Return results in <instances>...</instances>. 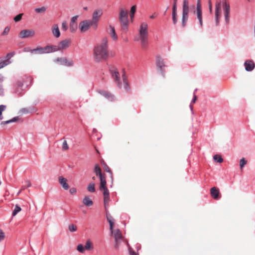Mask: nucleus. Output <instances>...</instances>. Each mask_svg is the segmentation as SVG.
I'll return each mask as SVG.
<instances>
[{"instance_id": "nucleus-1", "label": "nucleus", "mask_w": 255, "mask_h": 255, "mask_svg": "<svg viewBox=\"0 0 255 255\" xmlns=\"http://www.w3.org/2000/svg\"><path fill=\"white\" fill-rule=\"evenodd\" d=\"M214 17L216 25H218L223 14L225 23L228 24L230 20L231 7L227 0H216L215 3Z\"/></svg>"}, {"instance_id": "nucleus-2", "label": "nucleus", "mask_w": 255, "mask_h": 255, "mask_svg": "<svg viewBox=\"0 0 255 255\" xmlns=\"http://www.w3.org/2000/svg\"><path fill=\"white\" fill-rule=\"evenodd\" d=\"M108 46V38L103 37L94 47L93 59L95 61L100 62L109 58Z\"/></svg>"}, {"instance_id": "nucleus-3", "label": "nucleus", "mask_w": 255, "mask_h": 255, "mask_svg": "<svg viewBox=\"0 0 255 255\" xmlns=\"http://www.w3.org/2000/svg\"><path fill=\"white\" fill-rule=\"evenodd\" d=\"M94 172L96 175L99 176L100 178V184L99 189L100 191H103L104 196V201L105 206H108L110 201V195L109 190L107 187V182L106 178L101 173V169L99 165L96 164L95 166Z\"/></svg>"}, {"instance_id": "nucleus-4", "label": "nucleus", "mask_w": 255, "mask_h": 255, "mask_svg": "<svg viewBox=\"0 0 255 255\" xmlns=\"http://www.w3.org/2000/svg\"><path fill=\"white\" fill-rule=\"evenodd\" d=\"M138 40L140 41L141 45L144 48L147 45L148 40V24L146 22H142L139 27Z\"/></svg>"}, {"instance_id": "nucleus-5", "label": "nucleus", "mask_w": 255, "mask_h": 255, "mask_svg": "<svg viewBox=\"0 0 255 255\" xmlns=\"http://www.w3.org/2000/svg\"><path fill=\"white\" fill-rule=\"evenodd\" d=\"M119 20L123 29H127L128 24V12L124 8H121L120 10Z\"/></svg>"}, {"instance_id": "nucleus-6", "label": "nucleus", "mask_w": 255, "mask_h": 255, "mask_svg": "<svg viewBox=\"0 0 255 255\" xmlns=\"http://www.w3.org/2000/svg\"><path fill=\"white\" fill-rule=\"evenodd\" d=\"M189 11L188 2L187 0H184L182 6V25L183 27H185L188 18Z\"/></svg>"}, {"instance_id": "nucleus-7", "label": "nucleus", "mask_w": 255, "mask_h": 255, "mask_svg": "<svg viewBox=\"0 0 255 255\" xmlns=\"http://www.w3.org/2000/svg\"><path fill=\"white\" fill-rule=\"evenodd\" d=\"M103 14V10L102 8H98L94 10L92 13V19L91 21L94 24V28H96L98 26V23L100 18Z\"/></svg>"}, {"instance_id": "nucleus-8", "label": "nucleus", "mask_w": 255, "mask_h": 255, "mask_svg": "<svg viewBox=\"0 0 255 255\" xmlns=\"http://www.w3.org/2000/svg\"><path fill=\"white\" fill-rule=\"evenodd\" d=\"M115 239V248L118 249L123 240V236L119 229H116L111 232Z\"/></svg>"}, {"instance_id": "nucleus-9", "label": "nucleus", "mask_w": 255, "mask_h": 255, "mask_svg": "<svg viewBox=\"0 0 255 255\" xmlns=\"http://www.w3.org/2000/svg\"><path fill=\"white\" fill-rule=\"evenodd\" d=\"M91 26H93L94 28V24L91 20H85L82 21L79 25V29L82 33L88 31Z\"/></svg>"}, {"instance_id": "nucleus-10", "label": "nucleus", "mask_w": 255, "mask_h": 255, "mask_svg": "<svg viewBox=\"0 0 255 255\" xmlns=\"http://www.w3.org/2000/svg\"><path fill=\"white\" fill-rule=\"evenodd\" d=\"M196 13L197 18L199 21L200 27L203 26L202 11L200 0H197L196 10L194 12Z\"/></svg>"}, {"instance_id": "nucleus-11", "label": "nucleus", "mask_w": 255, "mask_h": 255, "mask_svg": "<svg viewBox=\"0 0 255 255\" xmlns=\"http://www.w3.org/2000/svg\"><path fill=\"white\" fill-rule=\"evenodd\" d=\"M35 34V32L33 29H23L19 32V37L20 38H26L33 37Z\"/></svg>"}, {"instance_id": "nucleus-12", "label": "nucleus", "mask_w": 255, "mask_h": 255, "mask_svg": "<svg viewBox=\"0 0 255 255\" xmlns=\"http://www.w3.org/2000/svg\"><path fill=\"white\" fill-rule=\"evenodd\" d=\"M55 62H59L61 65L66 66H72L74 62L72 60H69L66 58H59L55 60Z\"/></svg>"}, {"instance_id": "nucleus-13", "label": "nucleus", "mask_w": 255, "mask_h": 255, "mask_svg": "<svg viewBox=\"0 0 255 255\" xmlns=\"http://www.w3.org/2000/svg\"><path fill=\"white\" fill-rule=\"evenodd\" d=\"M14 55L12 53H9L6 55L5 59L0 62V69L9 65L11 63V58Z\"/></svg>"}, {"instance_id": "nucleus-14", "label": "nucleus", "mask_w": 255, "mask_h": 255, "mask_svg": "<svg viewBox=\"0 0 255 255\" xmlns=\"http://www.w3.org/2000/svg\"><path fill=\"white\" fill-rule=\"evenodd\" d=\"M71 42V40L68 39L61 41L58 44L60 51H63L67 49L70 46Z\"/></svg>"}, {"instance_id": "nucleus-15", "label": "nucleus", "mask_w": 255, "mask_h": 255, "mask_svg": "<svg viewBox=\"0 0 255 255\" xmlns=\"http://www.w3.org/2000/svg\"><path fill=\"white\" fill-rule=\"evenodd\" d=\"M28 51L31 54L36 53V54H42L48 53L46 46H45L44 47H37L35 49H30Z\"/></svg>"}, {"instance_id": "nucleus-16", "label": "nucleus", "mask_w": 255, "mask_h": 255, "mask_svg": "<svg viewBox=\"0 0 255 255\" xmlns=\"http://www.w3.org/2000/svg\"><path fill=\"white\" fill-rule=\"evenodd\" d=\"M113 78L115 79V81L117 82L118 85L121 87V84L119 82V73L117 69L113 68L110 70Z\"/></svg>"}, {"instance_id": "nucleus-17", "label": "nucleus", "mask_w": 255, "mask_h": 255, "mask_svg": "<svg viewBox=\"0 0 255 255\" xmlns=\"http://www.w3.org/2000/svg\"><path fill=\"white\" fill-rule=\"evenodd\" d=\"M244 66L246 71H252L255 68V65L253 61L248 60L245 62Z\"/></svg>"}, {"instance_id": "nucleus-18", "label": "nucleus", "mask_w": 255, "mask_h": 255, "mask_svg": "<svg viewBox=\"0 0 255 255\" xmlns=\"http://www.w3.org/2000/svg\"><path fill=\"white\" fill-rule=\"evenodd\" d=\"M156 65L158 69L162 70L165 67V64L163 59L160 56L156 58Z\"/></svg>"}, {"instance_id": "nucleus-19", "label": "nucleus", "mask_w": 255, "mask_h": 255, "mask_svg": "<svg viewBox=\"0 0 255 255\" xmlns=\"http://www.w3.org/2000/svg\"><path fill=\"white\" fill-rule=\"evenodd\" d=\"M107 32L114 40H117L118 36L116 33L115 29L114 26L111 25H109V28L107 29Z\"/></svg>"}, {"instance_id": "nucleus-20", "label": "nucleus", "mask_w": 255, "mask_h": 255, "mask_svg": "<svg viewBox=\"0 0 255 255\" xmlns=\"http://www.w3.org/2000/svg\"><path fill=\"white\" fill-rule=\"evenodd\" d=\"M59 182L61 186L63 187L64 190H68L69 188V185L67 183V179L63 177H59Z\"/></svg>"}, {"instance_id": "nucleus-21", "label": "nucleus", "mask_w": 255, "mask_h": 255, "mask_svg": "<svg viewBox=\"0 0 255 255\" xmlns=\"http://www.w3.org/2000/svg\"><path fill=\"white\" fill-rule=\"evenodd\" d=\"M52 33L54 37L59 38L60 36V32L57 24H54L52 27Z\"/></svg>"}, {"instance_id": "nucleus-22", "label": "nucleus", "mask_w": 255, "mask_h": 255, "mask_svg": "<svg viewBox=\"0 0 255 255\" xmlns=\"http://www.w3.org/2000/svg\"><path fill=\"white\" fill-rule=\"evenodd\" d=\"M83 204L87 207H90L93 205V202L92 199L89 196H85L82 200Z\"/></svg>"}, {"instance_id": "nucleus-23", "label": "nucleus", "mask_w": 255, "mask_h": 255, "mask_svg": "<svg viewBox=\"0 0 255 255\" xmlns=\"http://www.w3.org/2000/svg\"><path fill=\"white\" fill-rule=\"evenodd\" d=\"M46 47L48 53L60 51L58 44L57 45H48Z\"/></svg>"}, {"instance_id": "nucleus-24", "label": "nucleus", "mask_w": 255, "mask_h": 255, "mask_svg": "<svg viewBox=\"0 0 255 255\" xmlns=\"http://www.w3.org/2000/svg\"><path fill=\"white\" fill-rule=\"evenodd\" d=\"M219 193V191L216 187H213L211 189V195L213 198L215 199H218Z\"/></svg>"}, {"instance_id": "nucleus-25", "label": "nucleus", "mask_w": 255, "mask_h": 255, "mask_svg": "<svg viewBox=\"0 0 255 255\" xmlns=\"http://www.w3.org/2000/svg\"><path fill=\"white\" fill-rule=\"evenodd\" d=\"M93 248L94 247L91 241L90 240H87L86 244L84 246V249H85V250L92 251L93 250Z\"/></svg>"}, {"instance_id": "nucleus-26", "label": "nucleus", "mask_w": 255, "mask_h": 255, "mask_svg": "<svg viewBox=\"0 0 255 255\" xmlns=\"http://www.w3.org/2000/svg\"><path fill=\"white\" fill-rule=\"evenodd\" d=\"M101 94L110 101H114L115 99L113 95L107 92H103Z\"/></svg>"}, {"instance_id": "nucleus-27", "label": "nucleus", "mask_w": 255, "mask_h": 255, "mask_svg": "<svg viewBox=\"0 0 255 255\" xmlns=\"http://www.w3.org/2000/svg\"><path fill=\"white\" fill-rule=\"evenodd\" d=\"M107 220H108V222L110 224V230L111 231V232H113V231H114V223L113 221V219H112V217L111 216L109 215V216H107Z\"/></svg>"}, {"instance_id": "nucleus-28", "label": "nucleus", "mask_w": 255, "mask_h": 255, "mask_svg": "<svg viewBox=\"0 0 255 255\" xmlns=\"http://www.w3.org/2000/svg\"><path fill=\"white\" fill-rule=\"evenodd\" d=\"M136 5H135L132 6L130 8L129 15H130V19L131 20H133V18L134 17V13L136 11Z\"/></svg>"}, {"instance_id": "nucleus-29", "label": "nucleus", "mask_w": 255, "mask_h": 255, "mask_svg": "<svg viewBox=\"0 0 255 255\" xmlns=\"http://www.w3.org/2000/svg\"><path fill=\"white\" fill-rule=\"evenodd\" d=\"M18 120V117H14L13 118H12L11 120H9L6 121L2 122L1 123V125L8 124H9L11 123L15 122Z\"/></svg>"}, {"instance_id": "nucleus-30", "label": "nucleus", "mask_w": 255, "mask_h": 255, "mask_svg": "<svg viewBox=\"0 0 255 255\" xmlns=\"http://www.w3.org/2000/svg\"><path fill=\"white\" fill-rule=\"evenodd\" d=\"M247 163V160L244 157L242 158L240 160V169L242 170Z\"/></svg>"}, {"instance_id": "nucleus-31", "label": "nucleus", "mask_w": 255, "mask_h": 255, "mask_svg": "<svg viewBox=\"0 0 255 255\" xmlns=\"http://www.w3.org/2000/svg\"><path fill=\"white\" fill-rule=\"evenodd\" d=\"M21 210V208L17 205H15L14 209L12 213V216H15L18 212Z\"/></svg>"}, {"instance_id": "nucleus-32", "label": "nucleus", "mask_w": 255, "mask_h": 255, "mask_svg": "<svg viewBox=\"0 0 255 255\" xmlns=\"http://www.w3.org/2000/svg\"><path fill=\"white\" fill-rule=\"evenodd\" d=\"M77 29V23H70V30L71 32H75Z\"/></svg>"}, {"instance_id": "nucleus-33", "label": "nucleus", "mask_w": 255, "mask_h": 255, "mask_svg": "<svg viewBox=\"0 0 255 255\" xmlns=\"http://www.w3.org/2000/svg\"><path fill=\"white\" fill-rule=\"evenodd\" d=\"M177 1H173L172 15H177Z\"/></svg>"}, {"instance_id": "nucleus-34", "label": "nucleus", "mask_w": 255, "mask_h": 255, "mask_svg": "<svg viewBox=\"0 0 255 255\" xmlns=\"http://www.w3.org/2000/svg\"><path fill=\"white\" fill-rule=\"evenodd\" d=\"M46 10V8L44 6H42L41 7H37L35 9V12L37 13H44Z\"/></svg>"}, {"instance_id": "nucleus-35", "label": "nucleus", "mask_w": 255, "mask_h": 255, "mask_svg": "<svg viewBox=\"0 0 255 255\" xmlns=\"http://www.w3.org/2000/svg\"><path fill=\"white\" fill-rule=\"evenodd\" d=\"M213 158H214V160L215 161H216V162H219V163H221L223 162V158H222V157L219 155H215L214 156H213Z\"/></svg>"}, {"instance_id": "nucleus-36", "label": "nucleus", "mask_w": 255, "mask_h": 255, "mask_svg": "<svg viewBox=\"0 0 255 255\" xmlns=\"http://www.w3.org/2000/svg\"><path fill=\"white\" fill-rule=\"evenodd\" d=\"M88 190L91 192H94L95 191V184L94 183H90L88 186Z\"/></svg>"}, {"instance_id": "nucleus-37", "label": "nucleus", "mask_w": 255, "mask_h": 255, "mask_svg": "<svg viewBox=\"0 0 255 255\" xmlns=\"http://www.w3.org/2000/svg\"><path fill=\"white\" fill-rule=\"evenodd\" d=\"M68 229L71 232H74L77 231V227L74 224H70L68 226Z\"/></svg>"}, {"instance_id": "nucleus-38", "label": "nucleus", "mask_w": 255, "mask_h": 255, "mask_svg": "<svg viewBox=\"0 0 255 255\" xmlns=\"http://www.w3.org/2000/svg\"><path fill=\"white\" fill-rule=\"evenodd\" d=\"M77 250L81 253H83L85 251V249H84V247L82 244H79L77 247Z\"/></svg>"}, {"instance_id": "nucleus-39", "label": "nucleus", "mask_w": 255, "mask_h": 255, "mask_svg": "<svg viewBox=\"0 0 255 255\" xmlns=\"http://www.w3.org/2000/svg\"><path fill=\"white\" fill-rule=\"evenodd\" d=\"M31 186V183L29 180H26L21 187V190L25 189Z\"/></svg>"}, {"instance_id": "nucleus-40", "label": "nucleus", "mask_w": 255, "mask_h": 255, "mask_svg": "<svg viewBox=\"0 0 255 255\" xmlns=\"http://www.w3.org/2000/svg\"><path fill=\"white\" fill-rule=\"evenodd\" d=\"M9 31H10V27L9 26L5 27L1 33V35L2 36L7 35L8 34Z\"/></svg>"}, {"instance_id": "nucleus-41", "label": "nucleus", "mask_w": 255, "mask_h": 255, "mask_svg": "<svg viewBox=\"0 0 255 255\" xmlns=\"http://www.w3.org/2000/svg\"><path fill=\"white\" fill-rule=\"evenodd\" d=\"M62 148L63 150H67L69 149V146L66 140H64L63 142Z\"/></svg>"}, {"instance_id": "nucleus-42", "label": "nucleus", "mask_w": 255, "mask_h": 255, "mask_svg": "<svg viewBox=\"0 0 255 255\" xmlns=\"http://www.w3.org/2000/svg\"><path fill=\"white\" fill-rule=\"evenodd\" d=\"M17 89L16 90L15 93L18 95H20L22 92V90L20 88L22 86V83H19L17 85Z\"/></svg>"}, {"instance_id": "nucleus-43", "label": "nucleus", "mask_w": 255, "mask_h": 255, "mask_svg": "<svg viewBox=\"0 0 255 255\" xmlns=\"http://www.w3.org/2000/svg\"><path fill=\"white\" fill-rule=\"evenodd\" d=\"M6 107L4 105H0V120L3 119L2 113L5 110Z\"/></svg>"}, {"instance_id": "nucleus-44", "label": "nucleus", "mask_w": 255, "mask_h": 255, "mask_svg": "<svg viewBox=\"0 0 255 255\" xmlns=\"http://www.w3.org/2000/svg\"><path fill=\"white\" fill-rule=\"evenodd\" d=\"M22 13H20L18 15H17L14 18V20L15 22H18L22 18Z\"/></svg>"}, {"instance_id": "nucleus-45", "label": "nucleus", "mask_w": 255, "mask_h": 255, "mask_svg": "<svg viewBox=\"0 0 255 255\" xmlns=\"http://www.w3.org/2000/svg\"><path fill=\"white\" fill-rule=\"evenodd\" d=\"M68 29V26L66 21H63L62 22V29L64 31H66Z\"/></svg>"}, {"instance_id": "nucleus-46", "label": "nucleus", "mask_w": 255, "mask_h": 255, "mask_svg": "<svg viewBox=\"0 0 255 255\" xmlns=\"http://www.w3.org/2000/svg\"><path fill=\"white\" fill-rule=\"evenodd\" d=\"M78 17V15L73 16L71 19L70 23H77L76 21L77 20Z\"/></svg>"}, {"instance_id": "nucleus-47", "label": "nucleus", "mask_w": 255, "mask_h": 255, "mask_svg": "<svg viewBox=\"0 0 255 255\" xmlns=\"http://www.w3.org/2000/svg\"><path fill=\"white\" fill-rule=\"evenodd\" d=\"M69 192L71 195H75L77 193V189L75 187L71 188Z\"/></svg>"}, {"instance_id": "nucleus-48", "label": "nucleus", "mask_w": 255, "mask_h": 255, "mask_svg": "<svg viewBox=\"0 0 255 255\" xmlns=\"http://www.w3.org/2000/svg\"><path fill=\"white\" fill-rule=\"evenodd\" d=\"M208 7H209V11L211 13L212 12V10H213L211 0H208Z\"/></svg>"}, {"instance_id": "nucleus-49", "label": "nucleus", "mask_w": 255, "mask_h": 255, "mask_svg": "<svg viewBox=\"0 0 255 255\" xmlns=\"http://www.w3.org/2000/svg\"><path fill=\"white\" fill-rule=\"evenodd\" d=\"M196 99H197V97L195 95V93H194L193 98L192 100L191 101V105H190V108H191V110L192 109V104L195 103V102L196 101Z\"/></svg>"}, {"instance_id": "nucleus-50", "label": "nucleus", "mask_w": 255, "mask_h": 255, "mask_svg": "<svg viewBox=\"0 0 255 255\" xmlns=\"http://www.w3.org/2000/svg\"><path fill=\"white\" fill-rule=\"evenodd\" d=\"M5 235L2 230H0V242L4 239Z\"/></svg>"}, {"instance_id": "nucleus-51", "label": "nucleus", "mask_w": 255, "mask_h": 255, "mask_svg": "<svg viewBox=\"0 0 255 255\" xmlns=\"http://www.w3.org/2000/svg\"><path fill=\"white\" fill-rule=\"evenodd\" d=\"M129 255H138L131 248H128Z\"/></svg>"}, {"instance_id": "nucleus-52", "label": "nucleus", "mask_w": 255, "mask_h": 255, "mask_svg": "<svg viewBox=\"0 0 255 255\" xmlns=\"http://www.w3.org/2000/svg\"><path fill=\"white\" fill-rule=\"evenodd\" d=\"M177 15H172L173 22L174 24L177 22Z\"/></svg>"}, {"instance_id": "nucleus-53", "label": "nucleus", "mask_w": 255, "mask_h": 255, "mask_svg": "<svg viewBox=\"0 0 255 255\" xmlns=\"http://www.w3.org/2000/svg\"><path fill=\"white\" fill-rule=\"evenodd\" d=\"M123 81H124V88L126 89H127L128 88V83H127V80L126 79V78L125 77L123 78Z\"/></svg>"}, {"instance_id": "nucleus-54", "label": "nucleus", "mask_w": 255, "mask_h": 255, "mask_svg": "<svg viewBox=\"0 0 255 255\" xmlns=\"http://www.w3.org/2000/svg\"><path fill=\"white\" fill-rule=\"evenodd\" d=\"M157 15V13L156 12H154L153 14L149 16L150 19H154Z\"/></svg>"}, {"instance_id": "nucleus-55", "label": "nucleus", "mask_w": 255, "mask_h": 255, "mask_svg": "<svg viewBox=\"0 0 255 255\" xmlns=\"http://www.w3.org/2000/svg\"><path fill=\"white\" fill-rule=\"evenodd\" d=\"M3 94V90L2 88V87L0 86V95H1Z\"/></svg>"}, {"instance_id": "nucleus-56", "label": "nucleus", "mask_w": 255, "mask_h": 255, "mask_svg": "<svg viewBox=\"0 0 255 255\" xmlns=\"http://www.w3.org/2000/svg\"><path fill=\"white\" fill-rule=\"evenodd\" d=\"M3 80V77L0 74V82H1Z\"/></svg>"}, {"instance_id": "nucleus-57", "label": "nucleus", "mask_w": 255, "mask_h": 255, "mask_svg": "<svg viewBox=\"0 0 255 255\" xmlns=\"http://www.w3.org/2000/svg\"><path fill=\"white\" fill-rule=\"evenodd\" d=\"M106 170L107 171V172H111V171L109 169V167H107V168L106 169Z\"/></svg>"}, {"instance_id": "nucleus-58", "label": "nucleus", "mask_w": 255, "mask_h": 255, "mask_svg": "<svg viewBox=\"0 0 255 255\" xmlns=\"http://www.w3.org/2000/svg\"><path fill=\"white\" fill-rule=\"evenodd\" d=\"M84 9H85V10H87V7H84Z\"/></svg>"}, {"instance_id": "nucleus-59", "label": "nucleus", "mask_w": 255, "mask_h": 255, "mask_svg": "<svg viewBox=\"0 0 255 255\" xmlns=\"http://www.w3.org/2000/svg\"><path fill=\"white\" fill-rule=\"evenodd\" d=\"M20 193V191H19L18 193H17V195H19Z\"/></svg>"}, {"instance_id": "nucleus-60", "label": "nucleus", "mask_w": 255, "mask_h": 255, "mask_svg": "<svg viewBox=\"0 0 255 255\" xmlns=\"http://www.w3.org/2000/svg\"><path fill=\"white\" fill-rule=\"evenodd\" d=\"M178 0H173V1H177Z\"/></svg>"}]
</instances>
